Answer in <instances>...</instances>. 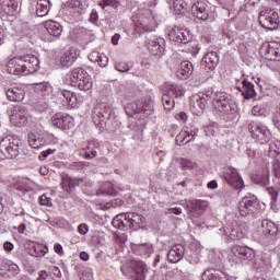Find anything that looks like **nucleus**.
I'll use <instances>...</instances> for the list:
<instances>
[{
    "label": "nucleus",
    "mask_w": 280,
    "mask_h": 280,
    "mask_svg": "<svg viewBox=\"0 0 280 280\" xmlns=\"http://www.w3.org/2000/svg\"><path fill=\"white\" fill-rule=\"evenodd\" d=\"M92 121L98 128V130L108 132H117L121 127V122L115 119L113 115V107L106 103H101L95 106L92 113Z\"/></svg>",
    "instance_id": "nucleus-1"
},
{
    "label": "nucleus",
    "mask_w": 280,
    "mask_h": 280,
    "mask_svg": "<svg viewBox=\"0 0 280 280\" xmlns=\"http://www.w3.org/2000/svg\"><path fill=\"white\" fill-rule=\"evenodd\" d=\"M40 69V61L34 55H25L11 59L7 65V71L11 75H30Z\"/></svg>",
    "instance_id": "nucleus-2"
},
{
    "label": "nucleus",
    "mask_w": 280,
    "mask_h": 280,
    "mask_svg": "<svg viewBox=\"0 0 280 280\" xmlns=\"http://www.w3.org/2000/svg\"><path fill=\"white\" fill-rule=\"evenodd\" d=\"M241 218H255L261 212V203L255 195H247L242 198L237 206Z\"/></svg>",
    "instance_id": "nucleus-3"
},
{
    "label": "nucleus",
    "mask_w": 280,
    "mask_h": 280,
    "mask_svg": "<svg viewBox=\"0 0 280 280\" xmlns=\"http://www.w3.org/2000/svg\"><path fill=\"white\" fill-rule=\"evenodd\" d=\"M70 80V86H77L80 91H90L93 89V80L84 68H74L70 74H67Z\"/></svg>",
    "instance_id": "nucleus-4"
},
{
    "label": "nucleus",
    "mask_w": 280,
    "mask_h": 280,
    "mask_svg": "<svg viewBox=\"0 0 280 280\" xmlns=\"http://www.w3.org/2000/svg\"><path fill=\"white\" fill-rule=\"evenodd\" d=\"M125 110L129 117H136L137 119H145L150 117L154 110L152 102H133L125 106Z\"/></svg>",
    "instance_id": "nucleus-5"
},
{
    "label": "nucleus",
    "mask_w": 280,
    "mask_h": 280,
    "mask_svg": "<svg viewBox=\"0 0 280 280\" xmlns=\"http://www.w3.org/2000/svg\"><path fill=\"white\" fill-rule=\"evenodd\" d=\"M212 100L214 102L217 110L219 113H223L224 115L235 113L237 108L235 101H233L231 95L226 94V92L212 93Z\"/></svg>",
    "instance_id": "nucleus-6"
},
{
    "label": "nucleus",
    "mask_w": 280,
    "mask_h": 280,
    "mask_svg": "<svg viewBox=\"0 0 280 280\" xmlns=\"http://www.w3.org/2000/svg\"><path fill=\"white\" fill-rule=\"evenodd\" d=\"M19 145H21V140L12 136L5 137L0 141V152L3 159H16L19 156Z\"/></svg>",
    "instance_id": "nucleus-7"
},
{
    "label": "nucleus",
    "mask_w": 280,
    "mask_h": 280,
    "mask_svg": "<svg viewBox=\"0 0 280 280\" xmlns=\"http://www.w3.org/2000/svg\"><path fill=\"white\" fill-rule=\"evenodd\" d=\"M258 21L265 30H277L279 27V13L271 8L260 10Z\"/></svg>",
    "instance_id": "nucleus-8"
},
{
    "label": "nucleus",
    "mask_w": 280,
    "mask_h": 280,
    "mask_svg": "<svg viewBox=\"0 0 280 280\" xmlns=\"http://www.w3.org/2000/svg\"><path fill=\"white\" fill-rule=\"evenodd\" d=\"M174 95L175 97H183V89L176 84H167L166 90L164 91L162 95V104L164 107V110H172L174 106H176V103L174 102Z\"/></svg>",
    "instance_id": "nucleus-9"
},
{
    "label": "nucleus",
    "mask_w": 280,
    "mask_h": 280,
    "mask_svg": "<svg viewBox=\"0 0 280 280\" xmlns=\"http://www.w3.org/2000/svg\"><path fill=\"white\" fill-rule=\"evenodd\" d=\"M222 178L230 187H232V189L242 191L244 187V179H242V176H240V173H237V168L233 166L224 168L222 172Z\"/></svg>",
    "instance_id": "nucleus-10"
},
{
    "label": "nucleus",
    "mask_w": 280,
    "mask_h": 280,
    "mask_svg": "<svg viewBox=\"0 0 280 280\" xmlns=\"http://www.w3.org/2000/svg\"><path fill=\"white\" fill-rule=\"evenodd\" d=\"M247 129L249 130L252 137L254 139H257V141H259V143H268V141H270V130L268 129V127L259 124V122H255V121H250L247 125Z\"/></svg>",
    "instance_id": "nucleus-11"
},
{
    "label": "nucleus",
    "mask_w": 280,
    "mask_h": 280,
    "mask_svg": "<svg viewBox=\"0 0 280 280\" xmlns=\"http://www.w3.org/2000/svg\"><path fill=\"white\" fill-rule=\"evenodd\" d=\"M259 54L265 60H273L276 62H280V43L279 42H269L264 44Z\"/></svg>",
    "instance_id": "nucleus-12"
},
{
    "label": "nucleus",
    "mask_w": 280,
    "mask_h": 280,
    "mask_svg": "<svg viewBox=\"0 0 280 280\" xmlns=\"http://www.w3.org/2000/svg\"><path fill=\"white\" fill-rule=\"evenodd\" d=\"M191 14L200 21H209V4L207 0H192L190 5Z\"/></svg>",
    "instance_id": "nucleus-13"
},
{
    "label": "nucleus",
    "mask_w": 280,
    "mask_h": 280,
    "mask_svg": "<svg viewBox=\"0 0 280 280\" xmlns=\"http://www.w3.org/2000/svg\"><path fill=\"white\" fill-rule=\"evenodd\" d=\"M30 113L27 112V108L23 105H15L12 109L10 121L13 124V126H18L21 128L22 126H25L27 124V117Z\"/></svg>",
    "instance_id": "nucleus-14"
},
{
    "label": "nucleus",
    "mask_w": 280,
    "mask_h": 280,
    "mask_svg": "<svg viewBox=\"0 0 280 280\" xmlns=\"http://www.w3.org/2000/svg\"><path fill=\"white\" fill-rule=\"evenodd\" d=\"M207 207L208 203L205 200L194 199L188 201V203L186 205L188 218H200L205 213Z\"/></svg>",
    "instance_id": "nucleus-15"
},
{
    "label": "nucleus",
    "mask_w": 280,
    "mask_h": 280,
    "mask_svg": "<svg viewBox=\"0 0 280 280\" xmlns=\"http://www.w3.org/2000/svg\"><path fill=\"white\" fill-rule=\"evenodd\" d=\"M168 38L173 43H177V45H187V43H191V34L187 30L173 27L168 31Z\"/></svg>",
    "instance_id": "nucleus-16"
},
{
    "label": "nucleus",
    "mask_w": 280,
    "mask_h": 280,
    "mask_svg": "<svg viewBox=\"0 0 280 280\" xmlns=\"http://www.w3.org/2000/svg\"><path fill=\"white\" fill-rule=\"evenodd\" d=\"M22 0H0V14L16 16L21 12Z\"/></svg>",
    "instance_id": "nucleus-17"
},
{
    "label": "nucleus",
    "mask_w": 280,
    "mask_h": 280,
    "mask_svg": "<svg viewBox=\"0 0 280 280\" xmlns=\"http://www.w3.org/2000/svg\"><path fill=\"white\" fill-rule=\"evenodd\" d=\"M52 126L60 130H71L73 128V117L67 114L57 113L51 117Z\"/></svg>",
    "instance_id": "nucleus-18"
},
{
    "label": "nucleus",
    "mask_w": 280,
    "mask_h": 280,
    "mask_svg": "<svg viewBox=\"0 0 280 280\" xmlns=\"http://www.w3.org/2000/svg\"><path fill=\"white\" fill-rule=\"evenodd\" d=\"M220 63V57L218 56V52L215 51H210L207 52L203 58L201 59V69L203 71H214L215 67Z\"/></svg>",
    "instance_id": "nucleus-19"
},
{
    "label": "nucleus",
    "mask_w": 280,
    "mask_h": 280,
    "mask_svg": "<svg viewBox=\"0 0 280 280\" xmlns=\"http://www.w3.org/2000/svg\"><path fill=\"white\" fill-rule=\"evenodd\" d=\"M147 49L149 50L151 56L162 58V56L165 54V39L159 37L149 40Z\"/></svg>",
    "instance_id": "nucleus-20"
},
{
    "label": "nucleus",
    "mask_w": 280,
    "mask_h": 280,
    "mask_svg": "<svg viewBox=\"0 0 280 280\" xmlns=\"http://www.w3.org/2000/svg\"><path fill=\"white\" fill-rule=\"evenodd\" d=\"M231 253L234 257L238 259H244L247 261H253L255 259V250L246 246H233Z\"/></svg>",
    "instance_id": "nucleus-21"
},
{
    "label": "nucleus",
    "mask_w": 280,
    "mask_h": 280,
    "mask_svg": "<svg viewBox=\"0 0 280 280\" xmlns=\"http://www.w3.org/2000/svg\"><path fill=\"white\" fill-rule=\"evenodd\" d=\"M220 231L224 237H230L231 240H235V237H246V235H248V230L244 225L223 228Z\"/></svg>",
    "instance_id": "nucleus-22"
},
{
    "label": "nucleus",
    "mask_w": 280,
    "mask_h": 280,
    "mask_svg": "<svg viewBox=\"0 0 280 280\" xmlns=\"http://www.w3.org/2000/svg\"><path fill=\"white\" fill-rule=\"evenodd\" d=\"M129 219H130L129 212H124V213L117 214L113 219L112 224L113 226H115V229H119L120 231H131Z\"/></svg>",
    "instance_id": "nucleus-23"
},
{
    "label": "nucleus",
    "mask_w": 280,
    "mask_h": 280,
    "mask_svg": "<svg viewBox=\"0 0 280 280\" xmlns=\"http://www.w3.org/2000/svg\"><path fill=\"white\" fill-rule=\"evenodd\" d=\"M83 183H84V179L82 178H75L69 175H65L62 176L61 186L67 194H73V190L75 189V187H80V185H82Z\"/></svg>",
    "instance_id": "nucleus-24"
},
{
    "label": "nucleus",
    "mask_w": 280,
    "mask_h": 280,
    "mask_svg": "<svg viewBox=\"0 0 280 280\" xmlns=\"http://www.w3.org/2000/svg\"><path fill=\"white\" fill-rule=\"evenodd\" d=\"M207 108V98L205 96H192L190 98V110L194 115H202Z\"/></svg>",
    "instance_id": "nucleus-25"
},
{
    "label": "nucleus",
    "mask_w": 280,
    "mask_h": 280,
    "mask_svg": "<svg viewBox=\"0 0 280 280\" xmlns=\"http://www.w3.org/2000/svg\"><path fill=\"white\" fill-rule=\"evenodd\" d=\"M75 60H78V50H75V48H70L61 54L59 62L61 67L69 69Z\"/></svg>",
    "instance_id": "nucleus-26"
},
{
    "label": "nucleus",
    "mask_w": 280,
    "mask_h": 280,
    "mask_svg": "<svg viewBox=\"0 0 280 280\" xmlns=\"http://www.w3.org/2000/svg\"><path fill=\"white\" fill-rule=\"evenodd\" d=\"M185 256V246L183 244L174 245L167 253V260L170 264H178Z\"/></svg>",
    "instance_id": "nucleus-27"
},
{
    "label": "nucleus",
    "mask_w": 280,
    "mask_h": 280,
    "mask_svg": "<svg viewBox=\"0 0 280 280\" xmlns=\"http://www.w3.org/2000/svg\"><path fill=\"white\" fill-rule=\"evenodd\" d=\"M261 229L264 235H269V237H277L280 233L279 225L268 219L262 220Z\"/></svg>",
    "instance_id": "nucleus-28"
},
{
    "label": "nucleus",
    "mask_w": 280,
    "mask_h": 280,
    "mask_svg": "<svg viewBox=\"0 0 280 280\" xmlns=\"http://www.w3.org/2000/svg\"><path fill=\"white\" fill-rule=\"evenodd\" d=\"M5 95L10 102H23L25 100V90L19 86L5 90Z\"/></svg>",
    "instance_id": "nucleus-29"
},
{
    "label": "nucleus",
    "mask_w": 280,
    "mask_h": 280,
    "mask_svg": "<svg viewBox=\"0 0 280 280\" xmlns=\"http://www.w3.org/2000/svg\"><path fill=\"white\" fill-rule=\"evenodd\" d=\"M243 86L237 88V90L242 93L245 100H253V97H257V92H255V85L248 80L242 81Z\"/></svg>",
    "instance_id": "nucleus-30"
},
{
    "label": "nucleus",
    "mask_w": 280,
    "mask_h": 280,
    "mask_svg": "<svg viewBox=\"0 0 280 280\" xmlns=\"http://www.w3.org/2000/svg\"><path fill=\"white\" fill-rule=\"evenodd\" d=\"M202 280H229V277L224 275V272L209 268L201 275Z\"/></svg>",
    "instance_id": "nucleus-31"
},
{
    "label": "nucleus",
    "mask_w": 280,
    "mask_h": 280,
    "mask_svg": "<svg viewBox=\"0 0 280 280\" xmlns=\"http://www.w3.org/2000/svg\"><path fill=\"white\" fill-rule=\"evenodd\" d=\"M45 30L50 36L59 38V36L62 34V24L50 20L45 23Z\"/></svg>",
    "instance_id": "nucleus-32"
},
{
    "label": "nucleus",
    "mask_w": 280,
    "mask_h": 280,
    "mask_svg": "<svg viewBox=\"0 0 280 280\" xmlns=\"http://www.w3.org/2000/svg\"><path fill=\"white\" fill-rule=\"evenodd\" d=\"M145 218L137 212H129V224L131 231H139L142 229Z\"/></svg>",
    "instance_id": "nucleus-33"
},
{
    "label": "nucleus",
    "mask_w": 280,
    "mask_h": 280,
    "mask_svg": "<svg viewBox=\"0 0 280 280\" xmlns=\"http://www.w3.org/2000/svg\"><path fill=\"white\" fill-rule=\"evenodd\" d=\"M253 182L260 187H268V185H270V171L265 168L261 173H257L256 176L253 177Z\"/></svg>",
    "instance_id": "nucleus-34"
},
{
    "label": "nucleus",
    "mask_w": 280,
    "mask_h": 280,
    "mask_svg": "<svg viewBox=\"0 0 280 280\" xmlns=\"http://www.w3.org/2000/svg\"><path fill=\"white\" fill-rule=\"evenodd\" d=\"M177 73L178 78L187 80L194 73V65L190 61H182Z\"/></svg>",
    "instance_id": "nucleus-35"
},
{
    "label": "nucleus",
    "mask_w": 280,
    "mask_h": 280,
    "mask_svg": "<svg viewBox=\"0 0 280 280\" xmlns=\"http://www.w3.org/2000/svg\"><path fill=\"white\" fill-rule=\"evenodd\" d=\"M47 141L38 133H28V145L33 150H40Z\"/></svg>",
    "instance_id": "nucleus-36"
},
{
    "label": "nucleus",
    "mask_w": 280,
    "mask_h": 280,
    "mask_svg": "<svg viewBox=\"0 0 280 280\" xmlns=\"http://www.w3.org/2000/svg\"><path fill=\"white\" fill-rule=\"evenodd\" d=\"M51 10V2L49 0H37L36 4V15L37 16H47Z\"/></svg>",
    "instance_id": "nucleus-37"
},
{
    "label": "nucleus",
    "mask_w": 280,
    "mask_h": 280,
    "mask_svg": "<svg viewBox=\"0 0 280 280\" xmlns=\"http://www.w3.org/2000/svg\"><path fill=\"white\" fill-rule=\"evenodd\" d=\"M135 272H136V280H145V275L148 273V265L143 261H135Z\"/></svg>",
    "instance_id": "nucleus-38"
},
{
    "label": "nucleus",
    "mask_w": 280,
    "mask_h": 280,
    "mask_svg": "<svg viewBox=\"0 0 280 280\" xmlns=\"http://www.w3.org/2000/svg\"><path fill=\"white\" fill-rule=\"evenodd\" d=\"M48 252L49 248L46 245L33 243L32 249L28 252V255H31L32 257H45Z\"/></svg>",
    "instance_id": "nucleus-39"
},
{
    "label": "nucleus",
    "mask_w": 280,
    "mask_h": 280,
    "mask_svg": "<svg viewBox=\"0 0 280 280\" xmlns=\"http://www.w3.org/2000/svg\"><path fill=\"white\" fill-rule=\"evenodd\" d=\"M136 252L142 257H150L154 253V247L150 243H142L136 245Z\"/></svg>",
    "instance_id": "nucleus-40"
},
{
    "label": "nucleus",
    "mask_w": 280,
    "mask_h": 280,
    "mask_svg": "<svg viewBox=\"0 0 280 280\" xmlns=\"http://www.w3.org/2000/svg\"><path fill=\"white\" fill-rule=\"evenodd\" d=\"M168 3L176 14H184L185 10L188 8V4L185 2V0H170Z\"/></svg>",
    "instance_id": "nucleus-41"
},
{
    "label": "nucleus",
    "mask_w": 280,
    "mask_h": 280,
    "mask_svg": "<svg viewBox=\"0 0 280 280\" xmlns=\"http://www.w3.org/2000/svg\"><path fill=\"white\" fill-rule=\"evenodd\" d=\"M35 91L42 97H47V95H51V84L49 82L36 83Z\"/></svg>",
    "instance_id": "nucleus-42"
},
{
    "label": "nucleus",
    "mask_w": 280,
    "mask_h": 280,
    "mask_svg": "<svg viewBox=\"0 0 280 280\" xmlns=\"http://www.w3.org/2000/svg\"><path fill=\"white\" fill-rule=\"evenodd\" d=\"M59 93L66 98L69 106H75V102H78V96H75V93L67 90H60Z\"/></svg>",
    "instance_id": "nucleus-43"
},
{
    "label": "nucleus",
    "mask_w": 280,
    "mask_h": 280,
    "mask_svg": "<svg viewBox=\"0 0 280 280\" xmlns=\"http://www.w3.org/2000/svg\"><path fill=\"white\" fill-rule=\"evenodd\" d=\"M177 163H179L182 170H196L198 167L196 162L185 158L177 159Z\"/></svg>",
    "instance_id": "nucleus-44"
},
{
    "label": "nucleus",
    "mask_w": 280,
    "mask_h": 280,
    "mask_svg": "<svg viewBox=\"0 0 280 280\" xmlns=\"http://www.w3.org/2000/svg\"><path fill=\"white\" fill-rule=\"evenodd\" d=\"M221 202H224V205H230V202L235 198V191L232 189H225L223 192H221Z\"/></svg>",
    "instance_id": "nucleus-45"
},
{
    "label": "nucleus",
    "mask_w": 280,
    "mask_h": 280,
    "mask_svg": "<svg viewBox=\"0 0 280 280\" xmlns=\"http://www.w3.org/2000/svg\"><path fill=\"white\" fill-rule=\"evenodd\" d=\"M67 8H70L71 10H77V12H82L84 10V5L82 4V1L80 0H70L66 2Z\"/></svg>",
    "instance_id": "nucleus-46"
},
{
    "label": "nucleus",
    "mask_w": 280,
    "mask_h": 280,
    "mask_svg": "<svg viewBox=\"0 0 280 280\" xmlns=\"http://www.w3.org/2000/svg\"><path fill=\"white\" fill-rule=\"evenodd\" d=\"M175 141L177 145H185L186 143H189L191 139H189L187 132L182 131L176 136Z\"/></svg>",
    "instance_id": "nucleus-47"
},
{
    "label": "nucleus",
    "mask_w": 280,
    "mask_h": 280,
    "mask_svg": "<svg viewBox=\"0 0 280 280\" xmlns=\"http://www.w3.org/2000/svg\"><path fill=\"white\" fill-rule=\"evenodd\" d=\"M271 165L275 178L280 180V155H277V159L271 161Z\"/></svg>",
    "instance_id": "nucleus-48"
},
{
    "label": "nucleus",
    "mask_w": 280,
    "mask_h": 280,
    "mask_svg": "<svg viewBox=\"0 0 280 280\" xmlns=\"http://www.w3.org/2000/svg\"><path fill=\"white\" fill-rule=\"evenodd\" d=\"M184 132H186V136L188 137V139H191V141H194V139H196V137H198V128L194 127V126L186 127ZM189 137H191V138H189Z\"/></svg>",
    "instance_id": "nucleus-49"
},
{
    "label": "nucleus",
    "mask_w": 280,
    "mask_h": 280,
    "mask_svg": "<svg viewBox=\"0 0 280 280\" xmlns=\"http://www.w3.org/2000/svg\"><path fill=\"white\" fill-rule=\"evenodd\" d=\"M116 71H119L120 73H128L130 71V67L127 62L120 61L115 65Z\"/></svg>",
    "instance_id": "nucleus-50"
},
{
    "label": "nucleus",
    "mask_w": 280,
    "mask_h": 280,
    "mask_svg": "<svg viewBox=\"0 0 280 280\" xmlns=\"http://www.w3.org/2000/svg\"><path fill=\"white\" fill-rule=\"evenodd\" d=\"M261 262H262V268L265 270H270L271 267V259H270V255L268 254H262L261 255Z\"/></svg>",
    "instance_id": "nucleus-51"
},
{
    "label": "nucleus",
    "mask_w": 280,
    "mask_h": 280,
    "mask_svg": "<svg viewBox=\"0 0 280 280\" xmlns=\"http://www.w3.org/2000/svg\"><path fill=\"white\" fill-rule=\"evenodd\" d=\"M84 167H86V162H73L69 165V170H72V172H80Z\"/></svg>",
    "instance_id": "nucleus-52"
},
{
    "label": "nucleus",
    "mask_w": 280,
    "mask_h": 280,
    "mask_svg": "<svg viewBox=\"0 0 280 280\" xmlns=\"http://www.w3.org/2000/svg\"><path fill=\"white\" fill-rule=\"evenodd\" d=\"M98 5H100V8H102V10H104V8H106V5H110L112 8H117L119 5V3L114 0H102L101 2H98Z\"/></svg>",
    "instance_id": "nucleus-53"
},
{
    "label": "nucleus",
    "mask_w": 280,
    "mask_h": 280,
    "mask_svg": "<svg viewBox=\"0 0 280 280\" xmlns=\"http://www.w3.org/2000/svg\"><path fill=\"white\" fill-rule=\"evenodd\" d=\"M272 124L280 130V107L276 109L272 116Z\"/></svg>",
    "instance_id": "nucleus-54"
},
{
    "label": "nucleus",
    "mask_w": 280,
    "mask_h": 280,
    "mask_svg": "<svg viewBox=\"0 0 280 280\" xmlns=\"http://www.w3.org/2000/svg\"><path fill=\"white\" fill-rule=\"evenodd\" d=\"M264 113H266V109H264L261 107V105H255L252 108V115H254L255 117H261V115H264Z\"/></svg>",
    "instance_id": "nucleus-55"
},
{
    "label": "nucleus",
    "mask_w": 280,
    "mask_h": 280,
    "mask_svg": "<svg viewBox=\"0 0 280 280\" xmlns=\"http://www.w3.org/2000/svg\"><path fill=\"white\" fill-rule=\"evenodd\" d=\"M267 191L269 196H271L272 202H277V198H279V190H277L275 187H268Z\"/></svg>",
    "instance_id": "nucleus-56"
},
{
    "label": "nucleus",
    "mask_w": 280,
    "mask_h": 280,
    "mask_svg": "<svg viewBox=\"0 0 280 280\" xmlns=\"http://www.w3.org/2000/svg\"><path fill=\"white\" fill-rule=\"evenodd\" d=\"M209 257L211 264H213L214 266H220V264H222V259L220 258V256H215V252H211L209 254Z\"/></svg>",
    "instance_id": "nucleus-57"
},
{
    "label": "nucleus",
    "mask_w": 280,
    "mask_h": 280,
    "mask_svg": "<svg viewBox=\"0 0 280 280\" xmlns=\"http://www.w3.org/2000/svg\"><path fill=\"white\" fill-rule=\"evenodd\" d=\"M8 272H11L13 277H16L21 272V269L19 268V265L16 264H11L8 267Z\"/></svg>",
    "instance_id": "nucleus-58"
},
{
    "label": "nucleus",
    "mask_w": 280,
    "mask_h": 280,
    "mask_svg": "<svg viewBox=\"0 0 280 280\" xmlns=\"http://www.w3.org/2000/svg\"><path fill=\"white\" fill-rule=\"evenodd\" d=\"M74 34H77L78 38H86V35L89 34V31L86 28L81 27V28H75Z\"/></svg>",
    "instance_id": "nucleus-59"
},
{
    "label": "nucleus",
    "mask_w": 280,
    "mask_h": 280,
    "mask_svg": "<svg viewBox=\"0 0 280 280\" xmlns=\"http://www.w3.org/2000/svg\"><path fill=\"white\" fill-rule=\"evenodd\" d=\"M37 108L38 110L43 112V110H47V108H49V102L45 101V100H40L37 104Z\"/></svg>",
    "instance_id": "nucleus-60"
},
{
    "label": "nucleus",
    "mask_w": 280,
    "mask_h": 280,
    "mask_svg": "<svg viewBox=\"0 0 280 280\" xmlns=\"http://www.w3.org/2000/svg\"><path fill=\"white\" fill-rule=\"evenodd\" d=\"M54 152H56V149H48L46 151H43L40 154H39V160L40 161H45V159H47V156H49L50 154H54Z\"/></svg>",
    "instance_id": "nucleus-61"
},
{
    "label": "nucleus",
    "mask_w": 280,
    "mask_h": 280,
    "mask_svg": "<svg viewBox=\"0 0 280 280\" xmlns=\"http://www.w3.org/2000/svg\"><path fill=\"white\" fill-rule=\"evenodd\" d=\"M80 235H86L89 233V225L86 223H81L78 228Z\"/></svg>",
    "instance_id": "nucleus-62"
},
{
    "label": "nucleus",
    "mask_w": 280,
    "mask_h": 280,
    "mask_svg": "<svg viewBox=\"0 0 280 280\" xmlns=\"http://www.w3.org/2000/svg\"><path fill=\"white\" fill-rule=\"evenodd\" d=\"M101 67H107L108 66V57L100 55L97 61Z\"/></svg>",
    "instance_id": "nucleus-63"
},
{
    "label": "nucleus",
    "mask_w": 280,
    "mask_h": 280,
    "mask_svg": "<svg viewBox=\"0 0 280 280\" xmlns=\"http://www.w3.org/2000/svg\"><path fill=\"white\" fill-rule=\"evenodd\" d=\"M100 56H101L100 52L94 51L89 55V60H91V62H97Z\"/></svg>",
    "instance_id": "nucleus-64"
}]
</instances>
